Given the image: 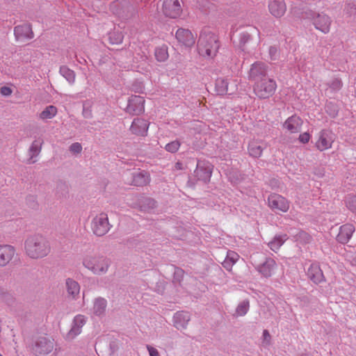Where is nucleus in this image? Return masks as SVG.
<instances>
[{
    "label": "nucleus",
    "instance_id": "38",
    "mask_svg": "<svg viewBox=\"0 0 356 356\" xmlns=\"http://www.w3.org/2000/svg\"><path fill=\"white\" fill-rule=\"evenodd\" d=\"M109 40L113 44H121L123 41L124 35L122 32L113 31L109 33Z\"/></svg>",
    "mask_w": 356,
    "mask_h": 356
},
{
    "label": "nucleus",
    "instance_id": "48",
    "mask_svg": "<svg viewBox=\"0 0 356 356\" xmlns=\"http://www.w3.org/2000/svg\"><path fill=\"white\" fill-rule=\"evenodd\" d=\"M13 92L12 89L8 86H3L0 88V93L3 96H10Z\"/></svg>",
    "mask_w": 356,
    "mask_h": 356
},
{
    "label": "nucleus",
    "instance_id": "32",
    "mask_svg": "<svg viewBox=\"0 0 356 356\" xmlns=\"http://www.w3.org/2000/svg\"><path fill=\"white\" fill-rule=\"evenodd\" d=\"M265 147L266 146H264L260 142L252 141L248 145V152L251 156L259 158L261 156Z\"/></svg>",
    "mask_w": 356,
    "mask_h": 356
},
{
    "label": "nucleus",
    "instance_id": "4",
    "mask_svg": "<svg viewBox=\"0 0 356 356\" xmlns=\"http://www.w3.org/2000/svg\"><path fill=\"white\" fill-rule=\"evenodd\" d=\"M294 14L298 15L300 19H307L313 22L314 27L323 33L330 32L332 24L331 18L325 13H316V12L305 9L300 13H298L296 10Z\"/></svg>",
    "mask_w": 356,
    "mask_h": 356
},
{
    "label": "nucleus",
    "instance_id": "10",
    "mask_svg": "<svg viewBox=\"0 0 356 356\" xmlns=\"http://www.w3.org/2000/svg\"><path fill=\"white\" fill-rule=\"evenodd\" d=\"M54 340L48 337H38L33 346V351L36 355H47L54 348Z\"/></svg>",
    "mask_w": 356,
    "mask_h": 356
},
{
    "label": "nucleus",
    "instance_id": "40",
    "mask_svg": "<svg viewBox=\"0 0 356 356\" xmlns=\"http://www.w3.org/2000/svg\"><path fill=\"white\" fill-rule=\"evenodd\" d=\"M343 15L346 17H355L356 15V6L353 3H348L345 5L343 8Z\"/></svg>",
    "mask_w": 356,
    "mask_h": 356
},
{
    "label": "nucleus",
    "instance_id": "11",
    "mask_svg": "<svg viewBox=\"0 0 356 356\" xmlns=\"http://www.w3.org/2000/svg\"><path fill=\"white\" fill-rule=\"evenodd\" d=\"M194 173L199 180L207 183L211 177L212 166L209 162L198 161Z\"/></svg>",
    "mask_w": 356,
    "mask_h": 356
},
{
    "label": "nucleus",
    "instance_id": "18",
    "mask_svg": "<svg viewBox=\"0 0 356 356\" xmlns=\"http://www.w3.org/2000/svg\"><path fill=\"white\" fill-rule=\"evenodd\" d=\"M15 36L18 41H25L33 38V33L30 24L18 25L14 29Z\"/></svg>",
    "mask_w": 356,
    "mask_h": 356
},
{
    "label": "nucleus",
    "instance_id": "24",
    "mask_svg": "<svg viewBox=\"0 0 356 356\" xmlns=\"http://www.w3.org/2000/svg\"><path fill=\"white\" fill-rule=\"evenodd\" d=\"M355 230V226L352 224L348 223L341 226L339 228V232L337 236V241L342 244L347 243L352 237Z\"/></svg>",
    "mask_w": 356,
    "mask_h": 356
},
{
    "label": "nucleus",
    "instance_id": "14",
    "mask_svg": "<svg viewBox=\"0 0 356 356\" xmlns=\"http://www.w3.org/2000/svg\"><path fill=\"white\" fill-rule=\"evenodd\" d=\"M145 100L143 97L134 95L129 97L126 111L131 115H139L144 110Z\"/></svg>",
    "mask_w": 356,
    "mask_h": 356
},
{
    "label": "nucleus",
    "instance_id": "36",
    "mask_svg": "<svg viewBox=\"0 0 356 356\" xmlns=\"http://www.w3.org/2000/svg\"><path fill=\"white\" fill-rule=\"evenodd\" d=\"M155 57L159 62H164L168 58V47L165 45L159 47L155 49Z\"/></svg>",
    "mask_w": 356,
    "mask_h": 356
},
{
    "label": "nucleus",
    "instance_id": "50",
    "mask_svg": "<svg viewBox=\"0 0 356 356\" xmlns=\"http://www.w3.org/2000/svg\"><path fill=\"white\" fill-rule=\"evenodd\" d=\"M147 349L149 352V356H160L159 353L156 348H155L149 345H147Z\"/></svg>",
    "mask_w": 356,
    "mask_h": 356
},
{
    "label": "nucleus",
    "instance_id": "49",
    "mask_svg": "<svg viewBox=\"0 0 356 356\" xmlns=\"http://www.w3.org/2000/svg\"><path fill=\"white\" fill-rule=\"evenodd\" d=\"M309 139H310V135L307 132L301 134L299 136L300 141L304 144L307 143L309 141Z\"/></svg>",
    "mask_w": 356,
    "mask_h": 356
},
{
    "label": "nucleus",
    "instance_id": "47",
    "mask_svg": "<svg viewBox=\"0 0 356 356\" xmlns=\"http://www.w3.org/2000/svg\"><path fill=\"white\" fill-rule=\"evenodd\" d=\"M271 342V337L267 330H264L263 332V343L265 346H269Z\"/></svg>",
    "mask_w": 356,
    "mask_h": 356
},
{
    "label": "nucleus",
    "instance_id": "56",
    "mask_svg": "<svg viewBox=\"0 0 356 356\" xmlns=\"http://www.w3.org/2000/svg\"><path fill=\"white\" fill-rule=\"evenodd\" d=\"M149 204H152V205H154L155 202L153 200H148Z\"/></svg>",
    "mask_w": 356,
    "mask_h": 356
},
{
    "label": "nucleus",
    "instance_id": "55",
    "mask_svg": "<svg viewBox=\"0 0 356 356\" xmlns=\"http://www.w3.org/2000/svg\"><path fill=\"white\" fill-rule=\"evenodd\" d=\"M141 58L143 59V60H146L147 59V56L146 55H143Z\"/></svg>",
    "mask_w": 356,
    "mask_h": 356
},
{
    "label": "nucleus",
    "instance_id": "7",
    "mask_svg": "<svg viewBox=\"0 0 356 356\" xmlns=\"http://www.w3.org/2000/svg\"><path fill=\"white\" fill-rule=\"evenodd\" d=\"M334 140V134L330 129H323L316 135L315 147L320 152H323L330 149Z\"/></svg>",
    "mask_w": 356,
    "mask_h": 356
},
{
    "label": "nucleus",
    "instance_id": "29",
    "mask_svg": "<svg viewBox=\"0 0 356 356\" xmlns=\"http://www.w3.org/2000/svg\"><path fill=\"white\" fill-rule=\"evenodd\" d=\"M67 291L72 298H76L80 292L79 284L72 278H67L65 281Z\"/></svg>",
    "mask_w": 356,
    "mask_h": 356
},
{
    "label": "nucleus",
    "instance_id": "34",
    "mask_svg": "<svg viewBox=\"0 0 356 356\" xmlns=\"http://www.w3.org/2000/svg\"><path fill=\"white\" fill-rule=\"evenodd\" d=\"M57 114V108L50 105L47 106L39 115L40 120H45L52 119Z\"/></svg>",
    "mask_w": 356,
    "mask_h": 356
},
{
    "label": "nucleus",
    "instance_id": "39",
    "mask_svg": "<svg viewBox=\"0 0 356 356\" xmlns=\"http://www.w3.org/2000/svg\"><path fill=\"white\" fill-rule=\"evenodd\" d=\"M92 102L90 100H86L83 102L82 115L85 118L90 119L92 118Z\"/></svg>",
    "mask_w": 356,
    "mask_h": 356
},
{
    "label": "nucleus",
    "instance_id": "28",
    "mask_svg": "<svg viewBox=\"0 0 356 356\" xmlns=\"http://www.w3.org/2000/svg\"><path fill=\"white\" fill-rule=\"evenodd\" d=\"M287 239L288 236L285 234L275 235L268 243V246L272 251L277 252Z\"/></svg>",
    "mask_w": 356,
    "mask_h": 356
},
{
    "label": "nucleus",
    "instance_id": "1",
    "mask_svg": "<svg viewBox=\"0 0 356 356\" xmlns=\"http://www.w3.org/2000/svg\"><path fill=\"white\" fill-rule=\"evenodd\" d=\"M26 254L31 259H42L51 252L49 242L40 235L29 236L24 242Z\"/></svg>",
    "mask_w": 356,
    "mask_h": 356
},
{
    "label": "nucleus",
    "instance_id": "17",
    "mask_svg": "<svg viewBox=\"0 0 356 356\" xmlns=\"http://www.w3.org/2000/svg\"><path fill=\"white\" fill-rule=\"evenodd\" d=\"M86 322V317L79 314L73 320L72 326L66 335V339L72 340L81 332V328Z\"/></svg>",
    "mask_w": 356,
    "mask_h": 356
},
{
    "label": "nucleus",
    "instance_id": "13",
    "mask_svg": "<svg viewBox=\"0 0 356 356\" xmlns=\"http://www.w3.org/2000/svg\"><path fill=\"white\" fill-rule=\"evenodd\" d=\"M268 66L262 62H256L251 65L249 79L254 83L267 76Z\"/></svg>",
    "mask_w": 356,
    "mask_h": 356
},
{
    "label": "nucleus",
    "instance_id": "26",
    "mask_svg": "<svg viewBox=\"0 0 356 356\" xmlns=\"http://www.w3.org/2000/svg\"><path fill=\"white\" fill-rule=\"evenodd\" d=\"M150 181L149 174L145 171H138L133 173L131 184L136 186H143Z\"/></svg>",
    "mask_w": 356,
    "mask_h": 356
},
{
    "label": "nucleus",
    "instance_id": "43",
    "mask_svg": "<svg viewBox=\"0 0 356 356\" xmlns=\"http://www.w3.org/2000/svg\"><path fill=\"white\" fill-rule=\"evenodd\" d=\"M346 203L350 210L356 211V195H348L346 197Z\"/></svg>",
    "mask_w": 356,
    "mask_h": 356
},
{
    "label": "nucleus",
    "instance_id": "57",
    "mask_svg": "<svg viewBox=\"0 0 356 356\" xmlns=\"http://www.w3.org/2000/svg\"><path fill=\"white\" fill-rule=\"evenodd\" d=\"M111 349H113V352H114V348H114V346H113V345H112V344H111Z\"/></svg>",
    "mask_w": 356,
    "mask_h": 356
},
{
    "label": "nucleus",
    "instance_id": "21",
    "mask_svg": "<svg viewBox=\"0 0 356 356\" xmlns=\"http://www.w3.org/2000/svg\"><path fill=\"white\" fill-rule=\"evenodd\" d=\"M176 38L179 42L186 47H192L195 44V38L188 29H179L175 34Z\"/></svg>",
    "mask_w": 356,
    "mask_h": 356
},
{
    "label": "nucleus",
    "instance_id": "42",
    "mask_svg": "<svg viewBox=\"0 0 356 356\" xmlns=\"http://www.w3.org/2000/svg\"><path fill=\"white\" fill-rule=\"evenodd\" d=\"M180 145H181V143H179V141L174 140V141H172V142L168 143L165 145V149L166 151H168L169 152L175 153L179 149Z\"/></svg>",
    "mask_w": 356,
    "mask_h": 356
},
{
    "label": "nucleus",
    "instance_id": "8",
    "mask_svg": "<svg viewBox=\"0 0 356 356\" xmlns=\"http://www.w3.org/2000/svg\"><path fill=\"white\" fill-rule=\"evenodd\" d=\"M268 205L275 212H286L290 207V202L277 193H272L268 197Z\"/></svg>",
    "mask_w": 356,
    "mask_h": 356
},
{
    "label": "nucleus",
    "instance_id": "54",
    "mask_svg": "<svg viewBox=\"0 0 356 356\" xmlns=\"http://www.w3.org/2000/svg\"><path fill=\"white\" fill-rule=\"evenodd\" d=\"M26 200L29 202V201H33V202H35V197L34 196H29L27 197Z\"/></svg>",
    "mask_w": 356,
    "mask_h": 356
},
{
    "label": "nucleus",
    "instance_id": "19",
    "mask_svg": "<svg viewBox=\"0 0 356 356\" xmlns=\"http://www.w3.org/2000/svg\"><path fill=\"white\" fill-rule=\"evenodd\" d=\"M191 321V314L188 312L179 311L173 316V324L177 330L186 329L188 322Z\"/></svg>",
    "mask_w": 356,
    "mask_h": 356
},
{
    "label": "nucleus",
    "instance_id": "46",
    "mask_svg": "<svg viewBox=\"0 0 356 356\" xmlns=\"http://www.w3.org/2000/svg\"><path fill=\"white\" fill-rule=\"evenodd\" d=\"M184 275V271L182 269H181L179 268H175V272H174V277L177 281L180 282L183 279Z\"/></svg>",
    "mask_w": 356,
    "mask_h": 356
},
{
    "label": "nucleus",
    "instance_id": "51",
    "mask_svg": "<svg viewBox=\"0 0 356 356\" xmlns=\"http://www.w3.org/2000/svg\"><path fill=\"white\" fill-rule=\"evenodd\" d=\"M277 54V49L275 47H270L269 55L272 60H275Z\"/></svg>",
    "mask_w": 356,
    "mask_h": 356
},
{
    "label": "nucleus",
    "instance_id": "3",
    "mask_svg": "<svg viewBox=\"0 0 356 356\" xmlns=\"http://www.w3.org/2000/svg\"><path fill=\"white\" fill-rule=\"evenodd\" d=\"M220 47L218 37L215 33L203 30L197 41L199 54L204 57H214Z\"/></svg>",
    "mask_w": 356,
    "mask_h": 356
},
{
    "label": "nucleus",
    "instance_id": "52",
    "mask_svg": "<svg viewBox=\"0 0 356 356\" xmlns=\"http://www.w3.org/2000/svg\"><path fill=\"white\" fill-rule=\"evenodd\" d=\"M234 264H232L231 261L228 260L226 258L222 263L223 267L225 268L227 270H230Z\"/></svg>",
    "mask_w": 356,
    "mask_h": 356
},
{
    "label": "nucleus",
    "instance_id": "2",
    "mask_svg": "<svg viewBox=\"0 0 356 356\" xmlns=\"http://www.w3.org/2000/svg\"><path fill=\"white\" fill-rule=\"evenodd\" d=\"M81 264L93 275L101 276L108 272L111 261L104 255L88 253L83 255Z\"/></svg>",
    "mask_w": 356,
    "mask_h": 356
},
{
    "label": "nucleus",
    "instance_id": "41",
    "mask_svg": "<svg viewBox=\"0 0 356 356\" xmlns=\"http://www.w3.org/2000/svg\"><path fill=\"white\" fill-rule=\"evenodd\" d=\"M325 111L330 117L335 118L338 115L339 109L334 103L328 102L325 105Z\"/></svg>",
    "mask_w": 356,
    "mask_h": 356
},
{
    "label": "nucleus",
    "instance_id": "23",
    "mask_svg": "<svg viewBox=\"0 0 356 356\" xmlns=\"http://www.w3.org/2000/svg\"><path fill=\"white\" fill-rule=\"evenodd\" d=\"M268 10L274 17H282L286 10L284 0H270L268 2Z\"/></svg>",
    "mask_w": 356,
    "mask_h": 356
},
{
    "label": "nucleus",
    "instance_id": "37",
    "mask_svg": "<svg viewBox=\"0 0 356 356\" xmlns=\"http://www.w3.org/2000/svg\"><path fill=\"white\" fill-rule=\"evenodd\" d=\"M249 308H250L249 300H243L238 305V306L236 309V311H235V314L237 316H243L248 313Z\"/></svg>",
    "mask_w": 356,
    "mask_h": 356
},
{
    "label": "nucleus",
    "instance_id": "22",
    "mask_svg": "<svg viewBox=\"0 0 356 356\" xmlns=\"http://www.w3.org/2000/svg\"><path fill=\"white\" fill-rule=\"evenodd\" d=\"M302 123L303 122L299 116L293 115L286 119L283 124V128L291 134H295L300 131Z\"/></svg>",
    "mask_w": 356,
    "mask_h": 356
},
{
    "label": "nucleus",
    "instance_id": "16",
    "mask_svg": "<svg viewBox=\"0 0 356 356\" xmlns=\"http://www.w3.org/2000/svg\"><path fill=\"white\" fill-rule=\"evenodd\" d=\"M277 267L275 259L268 257L263 264L258 265L256 269L263 277L268 278L274 274Z\"/></svg>",
    "mask_w": 356,
    "mask_h": 356
},
{
    "label": "nucleus",
    "instance_id": "25",
    "mask_svg": "<svg viewBox=\"0 0 356 356\" xmlns=\"http://www.w3.org/2000/svg\"><path fill=\"white\" fill-rule=\"evenodd\" d=\"M148 126L149 124L145 120L136 118L132 122L130 131L135 135L144 136L147 133Z\"/></svg>",
    "mask_w": 356,
    "mask_h": 356
},
{
    "label": "nucleus",
    "instance_id": "30",
    "mask_svg": "<svg viewBox=\"0 0 356 356\" xmlns=\"http://www.w3.org/2000/svg\"><path fill=\"white\" fill-rule=\"evenodd\" d=\"M259 31L255 28H251V33L243 32L240 34L239 37V45L240 48L244 51L246 44H248L252 39V35L255 34L258 37L259 36Z\"/></svg>",
    "mask_w": 356,
    "mask_h": 356
},
{
    "label": "nucleus",
    "instance_id": "53",
    "mask_svg": "<svg viewBox=\"0 0 356 356\" xmlns=\"http://www.w3.org/2000/svg\"><path fill=\"white\" fill-rule=\"evenodd\" d=\"M175 169L176 170H183L184 169V167H183V163L181 162H177L175 165Z\"/></svg>",
    "mask_w": 356,
    "mask_h": 356
},
{
    "label": "nucleus",
    "instance_id": "35",
    "mask_svg": "<svg viewBox=\"0 0 356 356\" xmlns=\"http://www.w3.org/2000/svg\"><path fill=\"white\" fill-rule=\"evenodd\" d=\"M59 72L70 84H73L74 83L76 75L73 70H70L67 66H61Z\"/></svg>",
    "mask_w": 356,
    "mask_h": 356
},
{
    "label": "nucleus",
    "instance_id": "44",
    "mask_svg": "<svg viewBox=\"0 0 356 356\" xmlns=\"http://www.w3.org/2000/svg\"><path fill=\"white\" fill-rule=\"evenodd\" d=\"M69 149L74 154H79L82 151V145L79 143H74L70 146Z\"/></svg>",
    "mask_w": 356,
    "mask_h": 356
},
{
    "label": "nucleus",
    "instance_id": "12",
    "mask_svg": "<svg viewBox=\"0 0 356 356\" xmlns=\"http://www.w3.org/2000/svg\"><path fill=\"white\" fill-rule=\"evenodd\" d=\"M181 7L179 0H164L163 3V12L164 15L170 18H177L181 13Z\"/></svg>",
    "mask_w": 356,
    "mask_h": 356
},
{
    "label": "nucleus",
    "instance_id": "33",
    "mask_svg": "<svg viewBox=\"0 0 356 356\" xmlns=\"http://www.w3.org/2000/svg\"><path fill=\"white\" fill-rule=\"evenodd\" d=\"M327 88L326 89V92L330 94H334L341 89L343 83L341 79L334 78L327 83Z\"/></svg>",
    "mask_w": 356,
    "mask_h": 356
},
{
    "label": "nucleus",
    "instance_id": "15",
    "mask_svg": "<svg viewBox=\"0 0 356 356\" xmlns=\"http://www.w3.org/2000/svg\"><path fill=\"white\" fill-rule=\"evenodd\" d=\"M15 248L8 244L0 245V268L8 265L15 255Z\"/></svg>",
    "mask_w": 356,
    "mask_h": 356
},
{
    "label": "nucleus",
    "instance_id": "45",
    "mask_svg": "<svg viewBox=\"0 0 356 356\" xmlns=\"http://www.w3.org/2000/svg\"><path fill=\"white\" fill-rule=\"evenodd\" d=\"M238 254L233 251H228L226 256V259L231 261L232 264H235L238 261Z\"/></svg>",
    "mask_w": 356,
    "mask_h": 356
},
{
    "label": "nucleus",
    "instance_id": "5",
    "mask_svg": "<svg viewBox=\"0 0 356 356\" xmlns=\"http://www.w3.org/2000/svg\"><path fill=\"white\" fill-rule=\"evenodd\" d=\"M277 89L276 81L271 78H265L254 83L253 90L255 95L260 99L272 97Z\"/></svg>",
    "mask_w": 356,
    "mask_h": 356
},
{
    "label": "nucleus",
    "instance_id": "58",
    "mask_svg": "<svg viewBox=\"0 0 356 356\" xmlns=\"http://www.w3.org/2000/svg\"><path fill=\"white\" fill-rule=\"evenodd\" d=\"M0 356H1V355H0Z\"/></svg>",
    "mask_w": 356,
    "mask_h": 356
},
{
    "label": "nucleus",
    "instance_id": "6",
    "mask_svg": "<svg viewBox=\"0 0 356 356\" xmlns=\"http://www.w3.org/2000/svg\"><path fill=\"white\" fill-rule=\"evenodd\" d=\"M108 215L102 212L97 214L91 221V229L93 234L97 236H103L111 229Z\"/></svg>",
    "mask_w": 356,
    "mask_h": 356
},
{
    "label": "nucleus",
    "instance_id": "20",
    "mask_svg": "<svg viewBox=\"0 0 356 356\" xmlns=\"http://www.w3.org/2000/svg\"><path fill=\"white\" fill-rule=\"evenodd\" d=\"M308 278L315 284H320L325 281V277L317 263H312L307 271Z\"/></svg>",
    "mask_w": 356,
    "mask_h": 356
},
{
    "label": "nucleus",
    "instance_id": "9",
    "mask_svg": "<svg viewBox=\"0 0 356 356\" xmlns=\"http://www.w3.org/2000/svg\"><path fill=\"white\" fill-rule=\"evenodd\" d=\"M236 83L227 78L220 77L216 80L215 90L218 95H232L236 90Z\"/></svg>",
    "mask_w": 356,
    "mask_h": 356
},
{
    "label": "nucleus",
    "instance_id": "27",
    "mask_svg": "<svg viewBox=\"0 0 356 356\" xmlns=\"http://www.w3.org/2000/svg\"><path fill=\"white\" fill-rule=\"evenodd\" d=\"M42 144H43V140L40 138L35 140L32 143L31 145L29 147V155H30V159H29L30 163H34L35 162V161L33 160V158L38 156L39 154L40 153Z\"/></svg>",
    "mask_w": 356,
    "mask_h": 356
},
{
    "label": "nucleus",
    "instance_id": "31",
    "mask_svg": "<svg viewBox=\"0 0 356 356\" xmlns=\"http://www.w3.org/2000/svg\"><path fill=\"white\" fill-rule=\"evenodd\" d=\"M107 307L106 299L99 297L94 301L93 313L95 315L100 316L104 314Z\"/></svg>",
    "mask_w": 356,
    "mask_h": 356
}]
</instances>
